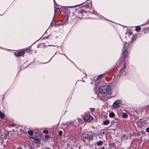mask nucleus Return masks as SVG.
<instances>
[{"mask_svg":"<svg viewBox=\"0 0 149 149\" xmlns=\"http://www.w3.org/2000/svg\"><path fill=\"white\" fill-rule=\"evenodd\" d=\"M43 132L45 134H47L48 132V131L47 130H43Z\"/></svg>","mask_w":149,"mask_h":149,"instance_id":"obj_16","label":"nucleus"},{"mask_svg":"<svg viewBox=\"0 0 149 149\" xmlns=\"http://www.w3.org/2000/svg\"><path fill=\"white\" fill-rule=\"evenodd\" d=\"M149 31V29L148 28L144 29V32L145 33H146Z\"/></svg>","mask_w":149,"mask_h":149,"instance_id":"obj_13","label":"nucleus"},{"mask_svg":"<svg viewBox=\"0 0 149 149\" xmlns=\"http://www.w3.org/2000/svg\"><path fill=\"white\" fill-rule=\"evenodd\" d=\"M15 126V125L14 124H11V126Z\"/></svg>","mask_w":149,"mask_h":149,"instance_id":"obj_25","label":"nucleus"},{"mask_svg":"<svg viewBox=\"0 0 149 149\" xmlns=\"http://www.w3.org/2000/svg\"><path fill=\"white\" fill-rule=\"evenodd\" d=\"M25 50L22 49L21 51H18L14 53L15 55L17 56H22L25 53Z\"/></svg>","mask_w":149,"mask_h":149,"instance_id":"obj_4","label":"nucleus"},{"mask_svg":"<svg viewBox=\"0 0 149 149\" xmlns=\"http://www.w3.org/2000/svg\"><path fill=\"white\" fill-rule=\"evenodd\" d=\"M59 10H60L59 8H56L54 10L55 13H56V12H58L59 11Z\"/></svg>","mask_w":149,"mask_h":149,"instance_id":"obj_17","label":"nucleus"},{"mask_svg":"<svg viewBox=\"0 0 149 149\" xmlns=\"http://www.w3.org/2000/svg\"><path fill=\"white\" fill-rule=\"evenodd\" d=\"M115 116V114L113 112L110 113L109 114V116L111 118H113Z\"/></svg>","mask_w":149,"mask_h":149,"instance_id":"obj_9","label":"nucleus"},{"mask_svg":"<svg viewBox=\"0 0 149 149\" xmlns=\"http://www.w3.org/2000/svg\"><path fill=\"white\" fill-rule=\"evenodd\" d=\"M5 117V115L4 113H2L0 111V118H3Z\"/></svg>","mask_w":149,"mask_h":149,"instance_id":"obj_11","label":"nucleus"},{"mask_svg":"<svg viewBox=\"0 0 149 149\" xmlns=\"http://www.w3.org/2000/svg\"><path fill=\"white\" fill-rule=\"evenodd\" d=\"M28 133L29 134L30 136L32 135L33 134V132L32 131L30 130L29 131H28Z\"/></svg>","mask_w":149,"mask_h":149,"instance_id":"obj_14","label":"nucleus"},{"mask_svg":"<svg viewBox=\"0 0 149 149\" xmlns=\"http://www.w3.org/2000/svg\"><path fill=\"white\" fill-rule=\"evenodd\" d=\"M103 142L102 141H100L96 143L97 144V145L98 146L102 145L103 144Z\"/></svg>","mask_w":149,"mask_h":149,"instance_id":"obj_8","label":"nucleus"},{"mask_svg":"<svg viewBox=\"0 0 149 149\" xmlns=\"http://www.w3.org/2000/svg\"><path fill=\"white\" fill-rule=\"evenodd\" d=\"M49 135H46L45 136V139H47L49 138Z\"/></svg>","mask_w":149,"mask_h":149,"instance_id":"obj_21","label":"nucleus"},{"mask_svg":"<svg viewBox=\"0 0 149 149\" xmlns=\"http://www.w3.org/2000/svg\"><path fill=\"white\" fill-rule=\"evenodd\" d=\"M103 124L104 125H107L109 124V121L107 120L105 121H103Z\"/></svg>","mask_w":149,"mask_h":149,"instance_id":"obj_10","label":"nucleus"},{"mask_svg":"<svg viewBox=\"0 0 149 149\" xmlns=\"http://www.w3.org/2000/svg\"><path fill=\"white\" fill-rule=\"evenodd\" d=\"M102 149H104V147H102Z\"/></svg>","mask_w":149,"mask_h":149,"instance_id":"obj_27","label":"nucleus"},{"mask_svg":"<svg viewBox=\"0 0 149 149\" xmlns=\"http://www.w3.org/2000/svg\"><path fill=\"white\" fill-rule=\"evenodd\" d=\"M111 87L109 86H105L100 87L98 88L99 91L102 93H106L110 90Z\"/></svg>","mask_w":149,"mask_h":149,"instance_id":"obj_2","label":"nucleus"},{"mask_svg":"<svg viewBox=\"0 0 149 149\" xmlns=\"http://www.w3.org/2000/svg\"><path fill=\"white\" fill-rule=\"evenodd\" d=\"M30 138L34 140H35V138L34 137H31Z\"/></svg>","mask_w":149,"mask_h":149,"instance_id":"obj_23","label":"nucleus"},{"mask_svg":"<svg viewBox=\"0 0 149 149\" xmlns=\"http://www.w3.org/2000/svg\"><path fill=\"white\" fill-rule=\"evenodd\" d=\"M58 132L59 135V136H61L62 135V131H59Z\"/></svg>","mask_w":149,"mask_h":149,"instance_id":"obj_19","label":"nucleus"},{"mask_svg":"<svg viewBox=\"0 0 149 149\" xmlns=\"http://www.w3.org/2000/svg\"><path fill=\"white\" fill-rule=\"evenodd\" d=\"M83 137L84 139L89 141L91 139H93V134L92 132H90L84 133L83 134Z\"/></svg>","mask_w":149,"mask_h":149,"instance_id":"obj_3","label":"nucleus"},{"mask_svg":"<svg viewBox=\"0 0 149 149\" xmlns=\"http://www.w3.org/2000/svg\"><path fill=\"white\" fill-rule=\"evenodd\" d=\"M146 131L147 132H149V127L146 128Z\"/></svg>","mask_w":149,"mask_h":149,"instance_id":"obj_20","label":"nucleus"},{"mask_svg":"<svg viewBox=\"0 0 149 149\" xmlns=\"http://www.w3.org/2000/svg\"><path fill=\"white\" fill-rule=\"evenodd\" d=\"M103 76V74H101V75H99L97 77V79H100V78H101L102 76Z\"/></svg>","mask_w":149,"mask_h":149,"instance_id":"obj_18","label":"nucleus"},{"mask_svg":"<svg viewBox=\"0 0 149 149\" xmlns=\"http://www.w3.org/2000/svg\"><path fill=\"white\" fill-rule=\"evenodd\" d=\"M129 43L127 42H125L124 43V47L122 49L121 54V57L123 58H125L128 55L127 49L129 47Z\"/></svg>","mask_w":149,"mask_h":149,"instance_id":"obj_1","label":"nucleus"},{"mask_svg":"<svg viewBox=\"0 0 149 149\" xmlns=\"http://www.w3.org/2000/svg\"><path fill=\"white\" fill-rule=\"evenodd\" d=\"M45 149H51L47 147L45 148Z\"/></svg>","mask_w":149,"mask_h":149,"instance_id":"obj_26","label":"nucleus"},{"mask_svg":"<svg viewBox=\"0 0 149 149\" xmlns=\"http://www.w3.org/2000/svg\"><path fill=\"white\" fill-rule=\"evenodd\" d=\"M129 39H130L129 40H130L129 41V42H132L133 41L135 40V39H136V38L135 36H132L131 37H129Z\"/></svg>","mask_w":149,"mask_h":149,"instance_id":"obj_7","label":"nucleus"},{"mask_svg":"<svg viewBox=\"0 0 149 149\" xmlns=\"http://www.w3.org/2000/svg\"><path fill=\"white\" fill-rule=\"evenodd\" d=\"M84 119L85 121L87 122H90L92 120L93 117L91 116L88 115L84 117Z\"/></svg>","mask_w":149,"mask_h":149,"instance_id":"obj_5","label":"nucleus"},{"mask_svg":"<svg viewBox=\"0 0 149 149\" xmlns=\"http://www.w3.org/2000/svg\"><path fill=\"white\" fill-rule=\"evenodd\" d=\"M141 28L139 26H136V27L135 30L136 31H139L141 30Z\"/></svg>","mask_w":149,"mask_h":149,"instance_id":"obj_12","label":"nucleus"},{"mask_svg":"<svg viewBox=\"0 0 149 149\" xmlns=\"http://www.w3.org/2000/svg\"><path fill=\"white\" fill-rule=\"evenodd\" d=\"M127 115L126 113H123L122 114V116L124 118H126L127 117Z\"/></svg>","mask_w":149,"mask_h":149,"instance_id":"obj_15","label":"nucleus"},{"mask_svg":"<svg viewBox=\"0 0 149 149\" xmlns=\"http://www.w3.org/2000/svg\"><path fill=\"white\" fill-rule=\"evenodd\" d=\"M77 6H68V7L69 8H72V7L74 8V7H76Z\"/></svg>","mask_w":149,"mask_h":149,"instance_id":"obj_22","label":"nucleus"},{"mask_svg":"<svg viewBox=\"0 0 149 149\" xmlns=\"http://www.w3.org/2000/svg\"><path fill=\"white\" fill-rule=\"evenodd\" d=\"M121 103V102L119 100H117L113 104V108H116L118 106L119 104Z\"/></svg>","mask_w":149,"mask_h":149,"instance_id":"obj_6","label":"nucleus"},{"mask_svg":"<svg viewBox=\"0 0 149 149\" xmlns=\"http://www.w3.org/2000/svg\"><path fill=\"white\" fill-rule=\"evenodd\" d=\"M17 149H22V148L20 146L18 147V148H17Z\"/></svg>","mask_w":149,"mask_h":149,"instance_id":"obj_24","label":"nucleus"}]
</instances>
